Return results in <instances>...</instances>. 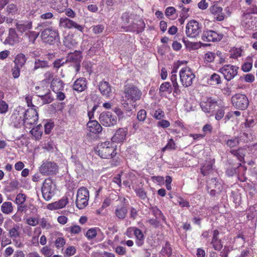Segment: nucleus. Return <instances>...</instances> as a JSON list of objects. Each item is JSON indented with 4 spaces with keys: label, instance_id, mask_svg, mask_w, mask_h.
Segmentation results:
<instances>
[{
    "label": "nucleus",
    "instance_id": "nucleus-1",
    "mask_svg": "<svg viewBox=\"0 0 257 257\" xmlns=\"http://www.w3.org/2000/svg\"><path fill=\"white\" fill-rule=\"evenodd\" d=\"M52 23L49 22L40 23L37 28L41 31V38L42 41L49 45H53L60 41V36L58 30L53 27L44 29L45 27L49 26Z\"/></svg>",
    "mask_w": 257,
    "mask_h": 257
},
{
    "label": "nucleus",
    "instance_id": "nucleus-2",
    "mask_svg": "<svg viewBox=\"0 0 257 257\" xmlns=\"http://www.w3.org/2000/svg\"><path fill=\"white\" fill-rule=\"evenodd\" d=\"M95 153L102 159H111L116 155L115 147L110 142L99 144L94 149Z\"/></svg>",
    "mask_w": 257,
    "mask_h": 257
},
{
    "label": "nucleus",
    "instance_id": "nucleus-3",
    "mask_svg": "<svg viewBox=\"0 0 257 257\" xmlns=\"http://www.w3.org/2000/svg\"><path fill=\"white\" fill-rule=\"evenodd\" d=\"M124 98L129 102H136L141 98L142 92L138 87L127 84L124 87Z\"/></svg>",
    "mask_w": 257,
    "mask_h": 257
},
{
    "label": "nucleus",
    "instance_id": "nucleus-4",
    "mask_svg": "<svg viewBox=\"0 0 257 257\" xmlns=\"http://www.w3.org/2000/svg\"><path fill=\"white\" fill-rule=\"evenodd\" d=\"M89 198V193L88 189L84 187L78 189L77 192L76 205L79 209H84L87 205Z\"/></svg>",
    "mask_w": 257,
    "mask_h": 257
},
{
    "label": "nucleus",
    "instance_id": "nucleus-5",
    "mask_svg": "<svg viewBox=\"0 0 257 257\" xmlns=\"http://www.w3.org/2000/svg\"><path fill=\"white\" fill-rule=\"evenodd\" d=\"M82 59V52L76 50L73 53H69L67 54L65 62L70 64L75 69L76 72L78 73L80 70Z\"/></svg>",
    "mask_w": 257,
    "mask_h": 257
},
{
    "label": "nucleus",
    "instance_id": "nucleus-6",
    "mask_svg": "<svg viewBox=\"0 0 257 257\" xmlns=\"http://www.w3.org/2000/svg\"><path fill=\"white\" fill-rule=\"evenodd\" d=\"M179 75L181 83L185 87L191 86L195 77L192 70L188 67L182 68L180 71Z\"/></svg>",
    "mask_w": 257,
    "mask_h": 257
},
{
    "label": "nucleus",
    "instance_id": "nucleus-7",
    "mask_svg": "<svg viewBox=\"0 0 257 257\" xmlns=\"http://www.w3.org/2000/svg\"><path fill=\"white\" fill-rule=\"evenodd\" d=\"M202 31V25L195 20L190 21L186 26V34L188 37L195 38Z\"/></svg>",
    "mask_w": 257,
    "mask_h": 257
},
{
    "label": "nucleus",
    "instance_id": "nucleus-8",
    "mask_svg": "<svg viewBox=\"0 0 257 257\" xmlns=\"http://www.w3.org/2000/svg\"><path fill=\"white\" fill-rule=\"evenodd\" d=\"M24 118L25 127L30 128L37 124L38 120V113L36 109L33 107L28 108L24 111Z\"/></svg>",
    "mask_w": 257,
    "mask_h": 257
},
{
    "label": "nucleus",
    "instance_id": "nucleus-9",
    "mask_svg": "<svg viewBox=\"0 0 257 257\" xmlns=\"http://www.w3.org/2000/svg\"><path fill=\"white\" fill-rule=\"evenodd\" d=\"M232 105L236 109L245 110L248 106L249 101L246 96L243 94L237 93L231 98Z\"/></svg>",
    "mask_w": 257,
    "mask_h": 257
},
{
    "label": "nucleus",
    "instance_id": "nucleus-10",
    "mask_svg": "<svg viewBox=\"0 0 257 257\" xmlns=\"http://www.w3.org/2000/svg\"><path fill=\"white\" fill-rule=\"evenodd\" d=\"M100 123L104 126L111 127L117 124V117L112 112L108 111L102 112L99 117Z\"/></svg>",
    "mask_w": 257,
    "mask_h": 257
},
{
    "label": "nucleus",
    "instance_id": "nucleus-11",
    "mask_svg": "<svg viewBox=\"0 0 257 257\" xmlns=\"http://www.w3.org/2000/svg\"><path fill=\"white\" fill-rule=\"evenodd\" d=\"M145 27L144 21L136 15L135 20H133L131 25L124 27V31L139 34L144 30Z\"/></svg>",
    "mask_w": 257,
    "mask_h": 257
},
{
    "label": "nucleus",
    "instance_id": "nucleus-12",
    "mask_svg": "<svg viewBox=\"0 0 257 257\" xmlns=\"http://www.w3.org/2000/svg\"><path fill=\"white\" fill-rule=\"evenodd\" d=\"M238 67L231 65H225L219 69V71L223 74L224 78L228 81L232 79L238 73Z\"/></svg>",
    "mask_w": 257,
    "mask_h": 257
},
{
    "label": "nucleus",
    "instance_id": "nucleus-13",
    "mask_svg": "<svg viewBox=\"0 0 257 257\" xmlns=\"http://www.w3.org/2000/svg\"><path fill=\"white\" fill-rule=\"evenodd\" d=\"M58 167L57 165L50 161L43 162L40 167V172L44 175H53L58 172Z\"/></svg>",
    "mask_w": 257,
    "mask_h": 257
},
{
    "label": "nucleus",
    "instance_id": "nucleus-14",
    "mask_svg": "<svg viewBox=\"0 0 257 257\" xmlns=\"http://www.w3.org/2000/svg\"><path fill=\"white\" fill-rule=\"evenodd\" d=\"M59 26L60 28L68 29L74 28L81 32H82L84 29V27L82 26L77 24L76 22L66 17L60 18Z\"/></svg>",
    "mask_w": 257,
    "mask_h": 257
},
{
    "label": "nucleus",
    "instance_id": "nucleus-15",
    "mask_svg": "<svg viewBox=\"0 0 257 257\" xmlns=\"http://www.w3.org/2000/svg\"><path fill=\"white\" fill-rule=\"evenodd\" d=\"M24 109L20 108L19 110H15L12 115V123L16 128H20L22 126H25V122L24 118Z\"/></svg>",
    "mask_w": 257,
    "mask_h": 257
},
{
    "label": "nucleus",
    "instance_id": "nucleus-16",
    "mask_svg": "<svg viewBox=\"0 0 257 257\" xmlns=\"http://www.w3.org/2000/svg\"><path fill=\"white\" fill-rule=\"evenodd\" d=\"M223 35L216 31L210 30L204 31L202 35V39L205 42H218L223 38Z\"/></svg>",
    "mask_w": 257,
    "mask_h": 257
},
{
    "label": "nucleus",
    "instance_id": "nucleus-17",
    "mask_svg": "<svg viewBox=\"0 0 257 257\" xmlns=\"http://www.w3.org/2000/svg\"><path fill=\"white\" fill-rule=\"evenodd\" d=\"M52 184V181L50 178L46 179L43 183L42 193L43 198L46 201L50 200L53 195Z\"/></svg>",
    "mask_w": 257,
    "mask_h": 257
},
{
    "label": "nucleus",
    "instance_id": "nucleus-18",
    "mask_svg": "<svg viewBox=\"0 0 257 257\" xmlns=\"http://www.w3.org/2000/svg\"><path fill=\"white\" fill-rule=\"evenodd\" d=\"M222 11V8L219 6L217 3H214L209 8L210 13L214 16V19L217 21H222L225 19V15Z\"/></svg>",
    "mask_w": 257,
    "mask_h": 257
},
{
    "label": "nucleus",
    "instance_id": "nucleus-19",
    "mask_svg": "<svg viewBox=\"0 0 257 257\" xmlns=\"http://www.w3.org/2000/svg\"><path fill=\"white\" fill-rule=\"evenodd\" d=\"M202 110L205 112H209L214 110L217 105V102L212 98H207L200 103Z\"/></svg>",
    "mask_w": 257,
    "mask_h": 257
},
{
    "label": "nucleus",
    "instance_id": "nucleus-20",
    "mask_svg": "<svg viewBox=\"0 0 257 257\" xmlns=\"http://www.w3.org/2000/svg\"><path fill=\"white\" fill-rule=\"evenodd\" d=\"M114 214L115 218L120 220L124 219L128 213V208L125 205L115 206Z\"/></svg>",
    "mask_w": 257,
    "mask_h": 257
},
{
    "label": "nucleus",
    "instance_id": "nucleus-21",
    "mask_svg": "<svg viewBox=\"0 0 257 257\" xmlns=\"http://www.w3.org/2000/svg\"><path fill=\"white\" fill-rule=\"evenodd\" d=\"M19 36L15 30L13 28H10L9 31L8 36L4 42V44L14 46L19 42Z\"/></svg>",
    "mask_w": 257,
    "mask_h": 257
},
{
    "label": "nucleus",
    "instance_id": "nucleus-22",
    "mask_svg": "<svg viewBox=\"0 0 257 257\" xmlns=\"http://www.w3.org/2000/svg\"><path fill=\"white\" fill-rule=\"evenodd\" d=\"M86 126L87 131L94 134H99L102 130V126L96 120L90 119Z\"/></svg>",
    "mask_w": 257,
    "mask_h": 257
},
{
    "label": "nucleus",
    "instance_id": "nucleus-23",
    "mask_svg": "<svg viewBox=\"0 0 257 257\" xmlns=\"http://www.w3.org/2000/svg\"><path fill=\"white\" fill-rule=\"evenodd\" d=\"M127 134V128L126 127L118 128L113 135L112 138L113 142L115 143H121L126 139Z\"/></svg>",
    "mask_w": 257,
    "mask_h": 257
},
{
    "label": "nucleus",
    "instance_id": "nucleus-24",
    "mask_svg": "<svg viewBox=\"0 0 257 257\" xmlns=\"http://www.w3.org/2000/svg\"><path fill=\"white\" fill-rule=\"evenodd\" d=\"M136 15L133 13L128 12H125L123 13L121 17V20L122 23V29L124 31V27L131 25L133 20L136 19Z\"/></svg>",
    "mask_w": 257,
    "mask_h": 257
},
{
    "label": "nucleus",
    "instance_id": "nucleus-25",
    "mask_svg": "<svg viewBox=\"0 0 257 257\" xmlns=\"http://www.w3.org/2000/svg\"><path fill=\"white\" fill-rule=\"evenodd\" d=\"M99 90L101 93L104 96L108 97L111 94V89L109 83L103 81L99 84Z\"/></svg>",
    "mask_w": 257,
    "mask_h": 257
},
{
    "label": "nucleus",
    "instance_id": "nucleus-26",
    "mask_svg": "<svg viewBox=\"0 0 257 257\" xmlns=\"http://www.w3.org/2000/svg\"><path fill=\"white\" fill-rule=\"evenodd\" d=\"M87 87L86 80L85 78H79L74 83L73 88L78 92L84 91Z\"/></svg>",
    "mask_w": 257,
    "mask_h": 257
},
{
    "label": "nucleus",
    "instance_id": "nucleus-27",
    "mask_svg": "<svg viewBox=\"0 0 257 257\" xmlns=\"http://www.w3.org/2000/svg\"><path fill=\"white\" fill-rule=\"evenodd\" d=\"M130 229L133 230L136 238V243L139 246H142L144 242V235L143 232L137 227H132Z\"/></svg>",
    "mask_w": 257,
    "mask_h": 257
},
{
    "label": "nucleus",
    "instance_id": "nucleus-28",
    "mask_svg": "<svg viewBox=\"0 0 257 257\" xmlns=\"http://www.w3.org/2000/svg\"><path fill=\"white\" fill-rule=\"evenodd\" d=\"M16 28L18 31L23 33L32 29V22L29 21H20L17 23Z\"/></svg>",
    "mask_w": 257,
    "mask_h": 257
},
{
    "label": "nucleus",
    "instance_id": "nucleus-29",
    "mask_svg": "<svg viewBox=\"0 0 257 257\" xmlns=\"http://www.w3.org/2000/svg\"><path fill=\"white\" fill-rule=\"evenodd\" d=\"M51 87L54 92H58L59 91L63 90L64 89V84L62 80L58 78L53 79L51 83Z\"/></svg>",
    "mask_w": 257,
    "mask_h": 257
},
{
    "label": "nucleus",
    "instance_id": "nucleus-30",
    "mask_svg": "<svg viewBox=\"0 0 257 257\" xmlns=\"http://www.w3.org/2000/svg\"><path fill=\"white\" fill-rule=\"evenodd\" d=\"M170 80L171 81L173 88V95H179L181 93L180 86L177 82V76L176 74L171 73Z\"/></svg>",
    "mask_w": 257,
    "mask_h": 257
},
{
    "label": "nucleus",
    "instance_id": "nucleus-31",
    "mask_svg": "<svg viewBox=\"0 0 257 257\" xmlns=\"http://www.w3.org/2000/svg\"><path fill=\"white\" fill-rule=\"evenodd\" d=\"M207 188L216 189L217 191H221L222 186L221 183L217 180L216 178H213L208 181Z\"/></svg>",
    "mask_w": 257,
    "mask_h": 257
},
{
    "label": "nucleus",
    "instance_id": "nucleus-32",
    "mask_svg": "<svg viewBox=\"0 0 257 257\" xmlns=\"http://www.w3.org/2000/svg\"><path fill=\"white\" fill-rule=\"evenodd\" d=\"M44 93H39L40 94L41 99L42 100L43 104L50 103L53 100V97L51 95L50 90H45Z\"/></svg>",
    "mask_w": 257,
    "mask_h": 257
},
{
    "label": "nucleus",
    "instance_id": "nucleus-33",
    "mask_svg": "<svg viewBox=\"0 0 257 257\" xmlns=\"http://www.w3.org/2000/svg\"><path fill=\"white\" fill-rule=\"evenodd\" d=\"M27 60V58L25 55L22 53L19 54L17 55L15 60V66L22 68L25 65Z\"/></svg>",
    "mask_w": 257,
    "mask_h": 257
},
{
    "label": "nucleus",
    "instance_id": "nucleus-34",
    "mask_svg": "<svg viewBox=\"0 0 257 257\" xmlns=\"http://www.w3.org/2000/svg\"><path fill=\"white\" fill-rule=\"evenodd\" d=\"M213 162L210 160H206L201 168V172L203 176L207 175L212 169Z\"/></svg>",
    "mask_w": 257,
    "mask_h": 257
},
{
    "label": "nucleus",
    "instance_id": "nucleus-35",
    "mask_svg": "<svg viewBox=\"0 0 257 257\" xmlns=\"http://www.w3.org/2000/svg\"><path fill=\"white\" fill-rule=\"evenodd\" d=\"M240 170L244 171L246 170V168L239 164L237 167H230L228 168L226 171V174L228 176H232Z\"/></svg>",
    "mask_w": 257,
    "mask_h": 257
},
{
    "label": "nucleus",
    "instance_id": "nucleus-36",
    "mask_svg": "<svg viewBox=\"0 0 257 257\" xmlns=\"http://www.w3.org/2000/svg\"><path fill=\"white\" fill-rule=\"evenodd\" d=\"M63 45L68 49H72L76 45L75 40L73 39L72 36L67 35L64 37L63 40Z\"/></svg>",
    "mask_w": 257,
    "mask_h": 257
},
{
    "label": "nucleus",
    "instance_id": "nucleus-37",
    "mask_svg": "<svg viewBox=\"0 0 257 257\" xmlns=\"http://www.w3.org/2000/svg\"><path fill=\"white\" fill-rule=\"evenodd\" d=\"M1 211L6 214H10L13 211V206L12 202H5L1 206Z\"/></svg>",
    "mask_w": 257,
    "mask_h": 257
},
{
    "label": "nucleus",
    "instance_id": "nucleus-38",
    "mask_svg": "<svg viewBox=\"0 0 257 257\" xmlns=\"http://www.w3.org/2000/svg\"><path fill=\"white\" fill-rule=\"evenodd\" d=\"M246 217L248 220H252L257 217V205H253L249 207Z\"/></svg>",
    "mask_w": 257,
    "mask_h": 257
},
{
    "label": "nucleus",
    "instance_id": "nucleus-39",
    "mask_svg": "<svg viewBox=\"0 0 257 257\" xmlns=\"http://www.w3.org/2000/svg\"><path fill=\"white\" fill-rule=\"evenodd\" d=\"M230 153L234 156L236 157L240 162H242L244 160L245 156V151L241 149L237 150H231Z\"/></svg>",
    "mask_w": 257,
    "mask_h": 257
},
{
    "label": "nucleus",
    "instance_id": "nucleus-40",
    "mask_svg": "<svg viewBox=\"0 0 257 257\" xmlns=\"http://www.w3.org/2000/svg\"><path fill=\"white\" fill-rule=\"evenodd\" d=\"M227 136H225L224 142L227 147L231 148L236 147L239 144V139L237 137H232L231 139H227Z\"/></svg>",
    "mask_w": 257,
    "mask_h": 257
},
{
    "label": "nucleus",
    "instance_id": "nucleus-41",
    "mask_svg": "<svg viewBox=\"0 0 257 257\" xmlns=\"http://www.w3.org/2000/svg\"><path fill=\"white\" fill-rule=\"evenodd\" d=\"M54 3L57 5L56 8L59 12H64V9L68 7L67 0H53Z\"/></svg>",
    "mask_w": 257,
    "mask_h": 257
},
{
    "label": "nucleus",
    "instance_id": "nucleus-42",
    "mask_svg": "<svg viewBox=\"0 0 257 257\" xmlns=\"http://www.w3.org/2000/svg\"><path fill=\"white\" fill-rule=\"evenodd\" d=\"M172 90H173V86H172L169 82H163L159 88L160 93L168 92L171 93L172 92Z\"/></svg>",
    "mask_w": 257,
    "mask_h": 257
},
{
    "label": "nucleus",
    "instance_id": "nucleus-43",
    "mask_svg": "<svg viewBox=\"0 0 257 257\" xmlns=\"http://www.w3.org/2000/svg\"><path fill=\"white\" fill-rule=\"evenodd\" d=\"M49 67L48 62L47 61L36 59L35 61L34 70L39 68H45Z\"/></svg>",
    "mask_w": 257,
    "mask_h": 257
},
{
    "label": "nucleus",
    "instance_id": "nucleus-44",
    "mask_svg": "<svg viewBox=\"0 0 257 257\" xmlns=\"http://www.w3.org/2000/svg\"><path fill=\"white\" fill-rule=\"evenodd\" d=\"M211 244L216 250L220 251L223 247L221 240L219 237H212Z\"/></svg>",
    "mask_w": 257,
    "mask_h": 257
},
{
    "label": "nucleus",
    "instance_id": "nucleus-45",
    "mask_svg": "<svg viewBox=\"0 0 257 257\" xmlns=\"http://www.w3.org/2000/svg\"><path fill=\"white\" fill-rule=\"evenodd\" d=\"M68 203V199L66 197H63L58 201L55 202L53 204L55 209H58L64 207Z\"/></svg>",
    "mask_w": 257,
    "mask_h": 257
},
{
    "label": "nucleus",
    "instance_id": "nucleus-46",
    "mask_svg": "<svg viewBox=\"0 0 257 257\" xmlns=\"http://www.w3.org/2000/svg\"><path fill=\"white\" fill-rule=\"evenodd\" d=\"M208 83L211 85H216L221 83L220 76L215 73L212 74L208 80Z\"/></svg>",
    "mask_w": 257,
    "mask_h": 257
},
{
    "label": "nucleus",
    "instance_id": "nucleus-47",
    "mask_svg": "<svg viewBox=\"0 0 257 257\" xmlns=\"http://www.w3.org/2000/svg\"><path fill=\"white\" fill-rule=\"evenodd\" d=\"M20 227L18 225H15L12 228L9 229V234L10 236L13 238H17L20 236V232L19 231Z\"/></svg>",
    "mask_w": 257,
    "mask_h": 257
},
{
    "label": "nucleus",
    "instance_id": "nucleus-48",
    "mask_svg": "<svg viewBox=\"0 0 257 257\" xmlns=\"http://www.w3.org/2000/svg\"><path fill=\"white\" fill-rule=\"evenodd\" d=\"M161 253L163 256H166L167 257H170L171 255L172 248L168 242H166L165 246L163 247L161 251Z\"/></svg>",
    "mask_w": 257,
    "mask_h": 257
},
{
    "label": "nucleus",
    "instance_id": "nucleus-49",
    "mask_svg": "<svg viewBox=\"0 0 257 257\" xmlns=\"http://www.w3.org/2000/svg\"><path fill=\"white\" fill-rule=\"evenodd\" d=\"M41 125H38L36 128H33L30 131L31 134L34 136L36 140H39L41 139L42 135V131L40 129Z\"/></svg>",
    "mask_w": 257,
    "mask_h": 257
},
{
    "label": "nucleus",
    "instance_id": "nucleus-50",
    "mask_svg": "<svg viewBox=\"0 0 257 257\" xmlns=\"http://www.w3.org/2000/svg\"><path fill=\"white\" fill-rule=\"evenodd\" d=\"M126 99L122 103L123 108L125 111L130 112L133 108L135 107L136 105L134 104L135 102H128Z\"/></svg>",
    "mask_w": 257,
    "mask_h": 257
},
{
    "label": "nucleus",
    "instance_id": "nucleus-51",
    "mask_svg": "<svg viewBox=\"0 0 257 257\" xmlns=\"http://www.w3.org/2000/svg\"><path fill=\"white\" fill-rule=\"evenodd\" d=\"M54 76V73L53 72L48 71L45 73L44 75V79L42 82L50 83V82H52L53 79H56Z\"/></svg>",
    "mask_w": 257,
    "mask_h": 257
},
{
    "label": "nucleus",
    "instance_id": "nucleus-52",
    "mask_svg": "<svg viewBox=\"0 0 257 257\" xmlns=\"http://www.w3.org/2000/svg\"><path fill=\"white\" fill-rule=\"evenodd\" d=\"M153 212L154 215L156 216V219H162L164 222H166V217L160 209L157 208H153Z\"/></svg>",
    "mask_w": 257,
    "mask_h": 257
},
{
    "label": "nucleus",
    "instance_id": "nucleus-53",
    "mask_svg": "<svg viewBox=\"0 0 257 257\" xmlns=\"http://www.w3.org/2000/svg\"><path fill=\"white\" fill-rule=\"evenodd\" d=\"M39 33L35 31H28L26 35L29 38V42L34 43L39 36Z\"/></svg>",
    "mask_w": 257,
    "mask_h": 257
},
{
    "label": "nucleus",
    "instance_id": "nucleus-54",
    "mask_svg": "<svg viewBox=\"0 0 257 257\" xmlns=\"http://www.w3.org/2000/svg\"><path fill=\"white\" fill-rule=\"evenodd\" d=\"M26 200V195L23 193H19L17 195L15 202L17 205H22L25 203Z\"/></svg>",
    "mask_w": 257,
    "mask_h": 257
},
{
    "label": "nucleus",
    "instance_id": "nucleus-55",
    "mask_svg": "<svg viewBox=\"0 0 257 257\" xmlns=\"http://www.w3.org/2000/svg\"><path fill=\"white\" fill-rule=\"evenodd\" d=\"M113 111L116 114L117 116L118 117V121H121L123 119H125V115L124 114V112L122 111V110L119 107H115Z\"/></svg>",
    "mask_w": 257,
    "mask_h": 257
},
{
    "label": "nucleus",
    "instance_id": "nucleus-56",
    "mask_svg": "<svg viewBox=\"0 0 257 257\" xmlns=\"http://www.w3.org/2000/svg\"><path fill=\"white\" fill-rule=\"evenodd\" d=\"M183 42L185 46L189 49H196L198 46V44L197 43L190 42L186 38L183 39Z\"/></svg>",
    "mask_w": 257,
    "mask_h": 257
},
{
    "label": "nucleus",
    "instance_id": "nucleus-57",
    "mask_svg": "<svg viewBox=\"0 0 257 257\" xmlns=\"http://www.w3.org/2000/svg\"><path fill=\"white\" fill-rule=\"evenodd\" d=\"M41 252L46 257H50L53 253V250L47 246L43 247L41 249Z\"/></svg>",
    "mask_w": 257,
    "mask_h": 257
},
{
    "label": "nucleus",
    "instance_id": "nucleus-58",
    "mask_svg": "<svg viewBox=\"0 0 257 257\" xmlns=\"http://www.w3.org/2000/svg\"><path fill=\"white\" fill-rule=\"evenodd\" d=\"M175 149V142L172 139H170L169 140V141H168L167 144L166 145V146L162 149V151L164 152L167 150H172V149Z\"/></svg>",
    "mask_w": 257,
    "mask_h": 257
},
{
    "label": "nucleus",
    "instance_id": "nucleus-59",
    "mask_svg": "<svg viewBox=\"0 0 257 257\" xmlns=\"http://www.w3.org/2000/svg\"><path fill=\"white\" fill-rule=\"evenodd\" d=\"M178 6L181 9V16H183L184 19L187 18L189 16L188 12L190 11V9L184 7L182 4L179 5Z\"/></svg>",
    "mask_w": 257,
    "mask_h": 257
},
{
    "label": "nucleus",
    "instance_id": "nucleus-60",
    "mask_svg": "<svg viewBox=\"0 0 257 257\" xmlns=\"http://www.w3.org/2000/svg\"><path fill=\"white\" fill-rule=\"evenodd\" d=\"M147 117V112L144 109H141L137 114V118L140 121H144Z\"/></svg>",
    "mask_w": 257,
    "mask_h": 257
},
{
    "label": "nucleus",
    "instance_id": "nucleus-61",
    "mask_svg": "<svg viewBox=\"0 0 257 257\" xmlns=\"http://www.w3.org/2000/svg\"><path fill=\"white\" fill-rule=\"evenodd\" d=\"M137 195L142 200H145L147 197V193L143 188H139L136 190Z\"/></svg>",
    "mask_w": 257,
    "mask_h": 257
},
{
    "label": "nucleus",
    "instance_id": "nucleus-62",
    "mask_svg": "<svg viewBox=\"0 0 257 257\" xmlns=\"http://www.w3.org/2000/svg\"><path fill=\"white\" fill-rule=\"evenodd\" d=\"M165 116V112L161 109L156 110L153 115V117L156 119L160 120Z\"/></svg>",
    "mask_w": 257,
    "mask_h": 257
},
{
    "label": "nucleus",
    "instance_id": "nucleus-63",
    "mask_svg": "<svg viewBox=\"0 0 257 257\" xmlns=\"http://www.w3.org/2000/svg\"><path fill=\"white\" fill-rule=\"evenodd\" d=\"M105 29V26L103 24L97 25L93 27L92 31L95 34L102 33Z\"/></svg>",
    "mask_w": 257,
    "mask_h": 257
},
{
    "label": "nucleus",
    "instance_id": "nucleus-64",
    "mask_svg": "<svg viewBox=\"0 0 257 257\" xmlns=\"http://www.w3.org/2000/svg\"><path fill=\"white\" fill-rule=\"evenodd\" d=\"M54 126L53 122L49 121L44 124L45 133L46 134H49L51 131V130Z\"/></svg>",
    "mask_w": 257,
    "mask_h": 257
}]
</instances>
